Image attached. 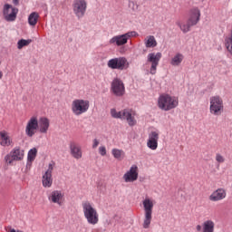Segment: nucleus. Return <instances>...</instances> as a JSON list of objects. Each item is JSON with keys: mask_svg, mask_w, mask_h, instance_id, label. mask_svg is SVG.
Returning <instances> with one entry per match:
<instances>
[{"mask_svg": "<svg viewBox=\"0 0 232 232\" xmlns=\"http://www.w3.org/2000/svg\"><path fill=\"white\" fill-rule=\"evenodd\" d=\"M200 15V9H198V7H192L188 11L187 22H177V24L183 34H188L192 26H197V24H198Z\"/></svg>", "mask_w": 232, "mask_h": 232, "instance_id": "1", "label": "nucleus"}, {"mask_svg": "<svg viewBox=\"0 0 232 232\" xmlns=\"http://www.w3.org/2000/svg\"><path fill=\"white\" fill-rule=\"evenodd\" d=\"M82 213L85 220L91 226H96L99 224V212L95 208V205L90 201H82Z\"/></svg>", "mask_w": 232, "mask_h": 232, "instance_id": "2", "label": "nucleus"}, {"mask_svg": "<svg viewBox=\"0 0 232 232\" xmlns=\"http://www.w3.org/2000/svg\"><path fill=\"white\" fill-rule=\"evenodd\" d=\"M179 106V98L169 94H161L158 98V107L163 111H169L175 110Z\"/></svg>", "mask_w": 232, "mask_h": 232, "instance_id": "3", "label": "nucleus"}, {"mask_svg": "<svg viewBox=\"0 0 232 232\" xmlns=\"http://www.w3.org/2000/svg\"><path fill=\"white\" fill-rule=\"evenodd\" d=\"M111 115L113 119H121L126 121L129 126H135L137 120L135 119V112L131 109H124L117 111L115 109L111 110Z\"/></svg>", "mask_w": 232, "mask_h": 232, "instance_id": "4", "label": "nucleus"}, {"mask_svg": "<svg viewBox=\"0 0 232 232\" xmlns=\"http://www.w3.org/2000/svg\"><path fill=\"white\" fill-rule=\"evenodd\" d=\"M72 112L75 117L86 113L90 110V101L84 99H74L71 104Z\"/></svg>", "mask_w": 232, "mask_h": 232, "instance_id": "5", "label": "nucleus"}, {"mask_svg": "<svg viewBox=\"0 0 232 232\" xmlns=\"http://www.w3.org/2000/svg\"><path fill=\"white\" fill-rule=\"evenodd\" d=\"M209 111L214 117H220L224 113V100L218 95L211 96L209 99Z\"/></svg>", "mask_w": 232, "mask_h": 232, "instance_id": "6", "label": "nucleus"}, {"mask_svg": "<svg viewBox=\"0 0 232 232\" xmlns=\"http://www.w3.org/2000/svg\"><path fill=\"white\" fill-rule=\"evenodd\" d=\"M138 35V32L130 31L123 34L113 36L109 40V44H113L114 46H124V44H128L129 39H131V37H137Z\"/></svg>", "mask_w": 232, "mask_h": 232, "instance_id": "7", "label": "nucleus"}, {"mask_svg": "<svg viewBox=\"0 0 232 232\" xmlns=\"http://www.w3.org/2000/svg\"><path fill=\"white\" fill-rule=\"evenodd\" d=\"M72 12L78 19H82L86 15V10H88L87 0H73L72 2Z\"/></svg>", "mask_w": 232, "mask_h": 232, "instance_id": "8", "label": "nucleus"}, {"mask_svg": "<svg viewBox=\"0 0 232 232\" xmlns=\"http://www.w3.org/2000/svg\"><path fill=\"white\" fill-rule=\"evenodd\" d=\"M160 59H162L161 53H150L148 54L147 62L150 63V73H151V75H155V73H157V66H159Z\"/></svg>", "mask_w": 232, "mask_h": 232, "instance_id": "9", "label": "nucleus"}, {"mask_svg": "<svg viewBox=\"0 0 232 232\" xmlns=\"http://www.w3.org/2000/svg\"><path fill=\"white\" fill-rule=\"evenodd\" d=\"M3 14L5 21L12 23L17 19V14H19V9L17 7H13L12 5L5 4L4 5Z\"/></svg>", "mask_w": 232, "mask_h": 232, "instance_id": "10", "label": "nucleus"}, {"mask_svg": "<svg viewBox=\"0 0 232 232\" xmlns=\"http://www.w3.org/2000/svg\"><path fill=\"white\" fill-rule=\"evenodd\" d=\"M128 60L125 57H116L108 61L107 66L111 70H125Z\"/></svg>", "mask_w": 232, "mask_h": 232, "instance_id": "11", "label": "nucleus"}, {"mask_svg": "<svg viewBox=\"0 0 232 232\" xmlns=\"http://www.w3.org/2000/svg\"><path fill=\"white\" fill-rule=\"evenodd\" d=\"M37 131H39L37 116H32L26 123L25 135L32 138Z\"/></svg>", "mask_w": 232, "mask_h": 232, "instance_id": "12", "label": "nucleus"}, {"mask_svg": "<svg viewBox=\"0 0 232 232\" xmlns=\"http://www.w3.org/2000/svg\"><path fill=\"white\" fill-rule=\"evenodd\" d=\"M139 179V167L132 165L130 169L123 175L124 182H135Z\"/></svg>", "mask_w": 232, "mask_h": 232, "instance_id": "13", "label": "nucleus"}, {"mask_svg": "<svg viewBox=\"0 0 232 232\" xmlns=\"http://www.w3.org/2000/svg\"><path fill=\"white\" fill-rule=\"evenodd\" d=\"M49 202L63 206L64 204V192L61 190H53L48 196Z\"/></svg>", "mask_w": 232, "mask_h": 232, "instance_id": "14", "label": "nucleus"}, {"mask_svg": "<svg viewBox=\"0 0 232 232\" xmlns=\"http://www.w3.org/2000/svg\"><path fill=\"white\" fill-rule=\"evenodd\" d=\"M111 90L114 95L117 97H122L124 95L126 90L124 88V82H121V79L116 78L111 82Z\"/></svg>", "mask_w": 232, "mask_h": 232, "instance_id": "15", "label": "nucleus"}, {"mask_svg": "<svg viewBox=\"0 0 232 232\" xmlns=\"http://www.w3.org/2000/svg\"><path fill=\"white\" fill-rule=\"evenodd\" d=\"M227 197V192L226 191V188H219L210 194L208 200H210V202H220V200H224Z\"/></svg>", "mask_w": 232, "mask_h": 232, "instance_id": "16", "label": "nucleus"}, {"mask_svg": "<svg viewBox=\"0 0 232 232\" xmlns=\"http://www.w3.org/2000/svg\"><path fill=\"white\" fill-rule=\"evenodd\" d=\"M147 148L155 151L159 148V131H151L147 140Z\"/></svg>", "mask_w": 232, "mask_h": 232, "instance_id": "17", "label": "nucleus"}, {"mask_svg": "<svg viewBox=\"0 0 232 232\" xmlns=\"http://www.w3.org/2000/svg\"><path fill=\"white\" fill-rule=\"evenodd\" d=\"M72 157L79 160L82 159V149L75 141H72L69 145Z\"/></svg>", "mask_w": 232, "mask_h": 232, "instance_id": "18", "label": "nucleus"}, {"mask_svg": "<svg viewBox=\"0 0 232 232\" xmlns=\"http://www.w3.org/2000/svg\"><path fill=\"white\" fill-rule=\"evenodd\" d=\"M50 130V120L46 117H41L38 120V131L39 133L46 134Z\"/></svg>", "mask_w": 232, "mask_h": 232, "instance_id": "19", "label": "nucleus"}, {"mask_svg": "<svg viewBox=\"0 0 232 232\" xmlns=\"http://www.w3.org/2000/svg\"><path fill=\"white\" fill-rule=\"evenodd\" d=\"M12 144H14V141H12V138H10V135H8V132L1 131L0 132V146L6 148L8 146H12Z\"/></svg>", "mask_w": 232, "mask_h": 232, "instance_id": "20", "label": "nucleus"}, {"mask_svg": "<svg viewBox=\"0 0 232 232\" xmlns=\"http://www.w3.org/2000/svg\"><path fill=\"white\" fill-rule=\"evenodd\" d=\"M143 209L145 214L153 215V207L155 204L153 203V199L150 198H145L142 201Z\"/></svg>", "mask_w": 232, "mask_h": 232, "instance_id": "21", "label": "nucleus"}, {"mask_svg": "<svg viewBox=\"0 0 232 232\" xmlns=\"http://www.w3.org/2000/svg\"><path fill=\"white\" fill-rule=\"evenodd\" d=\"M184 61V54L178 53L170 59L171 66H180Z\"/></svg>", "mask_w": 232, "mask_h": 232, "instance_id": "22", "label": "nucleus"}, {"mask_svg": "<svg viewBox=\"0 0 232 232\" xmlns=\"http://www.w3.org/2000/svg\"><path fill=\"white\" fill-rule=\"evenodd\" d=\"M42 184L44 188H52L53 184V179L52 178V174L44 173L42 179Z\"/></svg>", "mask_w": 232, "mask_h": 232, "instance_id": "23", "label": "nucleus"}, {"mask_svg": "<svg viewBox=\"0 0 232 232\" xmlns=\"http://www.w3.org/2000/svg\"><path fill=\"white\" fill-rule=\"evenodd\" d=\"M144 44L146 48H155L158 44L157 39L153 35H149L144 39Z\"/></svg>", "mask_w": 232, "mask_h": 232, "instance_id": "24", "label": "nucleus"}, {"mask_svg": "<svg viewBox=\"0 0 232 232\" xmlns=\"http://www.w3.org/2000/svg\"><path fill=\"white\" fill-rule=\"evenodd\" d=\"M11 154L14 160H23L24 157V150H22L19 148H14L11 150Z\"/></svg>", "mask_w": 232, "mask_h": 232, "instance_id": "25", "label": "nucleus"}, {"mask_svg": "<svg viewBox=\"0 0 232 232\" xmlns=\"http://www.w3.org/2000/svg\"><path fill=\"white\" fill-rule=\"evenodd\" d=\"M203 232H215V222L211 219L204 221Z\"/></svg>", "mask_w": 232, "mask_h": 232, "instance_id": "26", "label": "nucleus"}, {"mask_svg": "<svg viewBox=\"0 0 232 232\" xmlns=\"http://www.w3.org/2000/svg\"><path fill=\"white\" fill-rule=\"evenodd\" d=\"M111 155L117 160H122L124 159V157H126V153L124 152V150H119V149H112Z\"/></svg>", "mask_w": 232, "mask_h": 232, "instance_id": "27", "label": "nucleus"}, {"mask_svg": "<svg viewBox=\"0 0 232 232\" xmlns=\"http://www.w3.org/2000/svg\"><path fill=\"white\" fill-rule=\"evenodd\" d=\"M152 215L153 214L144 213V218H143V224H142L143 229H150V226H151V220L153 218Z\"/></svg>", "mask_w": 232, "mask_h": 232, "instance_id": "28", "label": "nucleus"}, {"mask_svg": "<svg viewBox=\"0 0 232 232\" xmlns=\"http://www.w3.org/2000/svg\"><path fill=\"white\" fill-rule=\"evenodd\" d=\"M37 21H39V13H31L28 16V24H30V26H35V24H37Z\"/></svg>", "mask_w": 232, "mask_h": 232, "instance_id": "29", "label": "nucleus"}, {"mask_svg": "<svg viewBox=\"0 0 232 232\" xmlns=\"http://www.w3.org/2000/svg\"><path fill=\"white\" fill-rule=\"evenodd\" d=\"M36 157H37V149H35V148L31 149L28 152V156H27L28 162L32 163L34 160H35Z\"/></svg>", "mask_w": 232, "mask_h": 232, "instance_id": "30", "label": "nucleus"}, {"mask_svg": "<svg viewBox=\"0 0 232 232\" xmlns=\"http://www.w3.org/2000/svg\"><path fill=\"white\" fill-rule=\"evenodd\" d=\"M30 43H32V40L22 39V40L18 41V43H17L18 50H22L23 48H24V46H28V44H30Z\"/></svg>", "mask_w": 232, "mask_h": 232, "instance_id": "31", "label": "nucleus"}, {"mask_svg": "<svg viewBox=\"0 0 232 232\" xmlns=\"http://www.w3.org/2000/svg\"><path fill=\"white\" fill-rule=\"evenodd\" d=\"M129 8H130L132 12H137L139 10V5L136 2L129 1Z\"/></svg>", "mask_w": 232, "mask_h": 232, "instance_id": "32", "label": "nucleus"}, {"mask_svg": "<svg viewBox=\"0 0 232 232\" xmlns=\"http://www.w3.org/2000/svg\"><path fill=\"white\" fill-rule=\"evenodd\" d=\"M14 160H15V159H14V156L11 154V152L5 157V164H12Z\"/></svg>", "mask_w": 232, "mask_h": 232, "instance_id": "33", "label": "nucleus"}, {"mask_svg": "<svg viewBox=\"0 0 232 232\" xmlns=\"http://www.w3.org/2000/svg\"><path fill=\"white\" fill-rule=\"evenodd\" d=\"M54 168H55V161H51L48 165V169L45 171V173L52 175Z\"/></svg>", "mask_w": 232, "mask_h": 232, "instance_id": "34", "label": "nucleus"}, {"mask_svg": "<svg viewBox=\"0 0 232 232\" xmlns=\"http://www.w3.org/2000/svg\"><path fill=\"white\" fill-rule=\"evenodd\" d=\"M216 160L218 162V164H223V162H226V158L222 156L221 154L218 153L216 154Z\"/></svg>", "mask_w": 232, "mask_h": 232, "instance_id": "35", "label": "nucleus"}, {"mask_svg": "<svg viewBox=\"0 0 232 232\" xmlns=\"http://www.w3.org/2000/svg\"><path fill=\"white\" fill-rule=\"evenodd\" d=\"M99 153L102 155V157L106 156V147L101 146L99 147Z\"/></svg>", "mask_w": 232, "mask_h": 232, "instance_id": "36", "label": "nucleus"}, {"mask_svg": "<svg viewBox=\"0 0 232 232\" xmlns=\"http://www.w3.org/2000/svg\"><path fill=\"white\" fill-rule=\"evenodd\" d=\"M97 146H99V140L95 139L93 140L92 148L95 149Z\"/></svg>", "mask_w": 232, "mask_h": 232, "instance_id": "37", "label": "nucleus"}, {"mask_svg": "<svg viewBox=\"0 0 232 232\" xmlns=\"http://www.w3.org/2000/svg\"><path fill=\"white\" fill-rule=\"evenodd\" d=\"M196 231H198V232L202 231V226L197 225V226H196Z\"/></svg>", "mask_w": 232, "mask_h": 232, "instance_id": "38", "label": "nucleus"}, {"mask_svg": "<svg viewBox=\"0 0 232 232\" xmlns=\"http://www.w3.org/2000/svg\"><path fill=\"white\" fill-rule=\"evenodd\" d=\"M14 6H19V0H12Z\"/></svg>", "mask_w": 232, "mask_h": 232, "instance_id": "39", "label": "nucleus"}, {"mask_svg": "<svg viewBox=\"0 0 232 232\" xmlns=\"http://www.w3.org/2000/svg\"><path fill=\"white\" fill-rule=\"evenodd\" d=\"M0 79H3V72L0 71Z\"/></svg>", "mask_w": 232, "mask_h": 232, "instance_id": "40", "label": "nucleus"}]
</instances>
